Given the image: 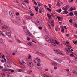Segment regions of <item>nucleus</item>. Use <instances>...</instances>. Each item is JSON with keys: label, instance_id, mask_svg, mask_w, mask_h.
Here are the masks:
<instances>
[{"label": "nucleus", "instance_id": "obj_1", "mask_svg": "<svg viewBox=\"0 0 77 77\" xmlns=\"http://www.w3.org/2000/svg\"><path fill=\"white\" fill-rule=\"evenodd\" d=\"M45 38L46 40L48 42H51V44L53 45H54V46H56V43L54 42L53 38H49L48 35H47L45 36Z\"/></svg>", "mask_w": 77, "mask_h": 77}, {"label": "nucleus", "instance_id": "obj_2", "mask_svg": "<svg viewBox=\"0 0 77 77\" xmlns=\"http://www.w3.org/2000/svg\"><path fill=\"white\" fill-rule=\"evenodd\" d=\"M54 51L57 53L59 54H61V55H64V54L62 53L60 51V50H54Z\"/></svg>", "mask_w": 77, "mask_h": 77}, {"label": "nucleus", "instance_id": "obj_3", "mask_svg": "<svg viewBox=\"0 0 77 77\" xmlns=\"http://www.w3.org/2000/svg\"><path fill=\"white\" fill-rule=\"evenodd\" d=\"M9 14L10 15L11 18H14L15 17V14L13 11H10L9 12Z\"/></svg>", "mask_w": 77, "mask_h": 77}, {"label": "nucleus", "instance_id": "obj_4", "mask_svg": "<svg viewBox=\"0 0 77 77\" xmlns=\"http://www.w3.org/2000/svg\"><path fill=\"white\" fill-rule=\"evenodd\" d=\"M25 33L26 34L28 35V36H32V34L30 33L29 32V31L27 30V31H25Z\"/></svg>", "mask_w": 77, "mask_h": 77}, {"label": "nucleus", "instance_id": "obj_5", "mask_svg": "<svg viewBox=\"0 0 77 77\" xmlns=\"http://www.w3.org/2000/svg\"><path fill=\"white\" fill-rule=\"evenodd\" d=\"M54 59L56 61L58 62V63H61L62 62V60L60 59H58L57 58H54Z\"/></svg>", "mask_w": 77, "mask_h": 77}, {"label": "nucleus", "instance_id": "obj_6", "mask_svg": "<svg viewBox=\"0 0 77 77\" xmlns=\"http://www.w3.org/2000/svg\"><path fill=\"white\" fill-rule=\"evenodd\" d=\"M62 3L60 1H58V2L56 4L57 6H58V7H60V6H61V5H60V3Z\"/></svg>", "mask_w": 77, "mask_h": 77}, {"label": "nucleus", "instance_id": "obj_7", "mask_svg": "<svg viewBox=\"0 0 77 77\" xmlns=\"http://www.w3.org/2000/svg\"><path fill=\"white\" fill-rule=\"evenodd\" d=\"M21 5L22 7H23V8H24V9H26V8L27 7L26 6V5H25V4L24 3L22 2L21 3Z\"/></svg>", "mask_w": 77, "mask_h": 77}, {"label": "nucleus", "instance_id": "obj_8", "mask_svg": "<svg viewBox=\"0 0 77 77\" xmlns=\"http://www.w3.org/2000/svg\"><path fill=\"white\" fill-rule=\"evenodd\" d=\"M51 65H54V66H56L57 65V63L56 62H52L51 63Z\"/></svg>", "mask_w": 77, "mask_h": 77}, {"label": "nucleus", "instance_id": "obj_9", "mask_svg": "<svg viewBox=\"0 0 77 77\" xmlns=\"http://www.w3.org/2000/svg\"><path fill=\"white\" fill-rule=\"evenodd\" d=\"M27 44L29 46H31V47H32V46H33V44H32V43L31 42H28L27 43Z\"/></svg>", "mask_w": 77, "mask_h": 77}, {"label": "nucleus", "instance_id": "obj_10", "mask_svg": "<svg viewBox=\"0 0 77 77\" xmlns=\"http://www.w3.org/2000/svg\"><path fill=\"white\" fill-rule=\"evenodd\" d=\"M64 11H63V14H68V11L66 10H64Z\"/></svg>", "mask_w": 77, "mask_h": 77}, {"label": "nucleus", "instance_id": "obj_11", "mask_svg": "<svg viewBox=\"0 0 77 77\" xmlns=\"http://www.w3.org/2000/svg\"><path fill=\"white\" fill-rule=\"evenodd\" d=\"M23 29L24 30V31L25 33L26 32V31H27V30H29L27 29V27H26V26L24 27H23Z\"/></svg>", "mask_w": 77, "mask_h": 77}, {"label": "nucleus", "instance_id": "obj_12", "mask_svg": "<svg viewBox=\"0 0 77 77\" xmlns=\"http://www.w3.org/2000/svg\"><path fill=\"white\" fill-rule=\"evenodd\" d=\"M20 65H24L26 64V63L24 62V61H22V63L21 62H20Z\"/></svg>", "mask_w": 77, "mask_h": 77}, {"label": "nucleus", "instance_id": "obj_13", "mask_svg": "<svg viewBox=\"0 0 77 77\" xmlns=\"http://www.w3.org/2000/svg\"><path fill=\"white\" fill-rule=\"evenodd\" d=\"M69 8V7L68 6H66L65 7H64L63 8V10H67V9Z\"/></svg>", "mask_w": 77, "mask_h": 77}, {"label": "nucleus", "instance_id": "obj_14", "mask_svg": "<svg viewBox=\"0 0 77 77\" xmlns=\"http://www.w3.org/2000/svg\"><path fill=\"white\" fill-rule=\"evenodd\" d=\"M28 66H30V67H32V66H33V63H29L28 64Z\"/></svg>", "mask_w": 77, "mask_h": 77}, {"label": "nucleus", "instance_id": "obj_15", "mask_svg": "<svg viewBox=\"0 0 77 77\" xmlns=\"http://www.w3.org/2000/svg\"><path fill=\"white\" fill-rule=\"evenodd\" d=\"M6 34L7 36H8L9 37L11 36V32H7L6 33Z\"/></svg>", "mask_w": 77, "mask_h": 77}, {"label": "nucleus", "instance_id": "obj_16", "mask_svg": "<svg viewBox=\"0 0 77 77\" xmlns=\"http://www.w3.org/2000/svg\"><path fill=\"white\" fill-rule=\"evenodd\" d=\"M76 9L75 8L74 9L72 8V7L71 8H70V11H73V10H75Z\"/></svg>", "mask_w": 77, "mask_h": 77}, {"label": "nucleus", "instance_id": "obj_17", "mask_svg": "<svg viewBox=\"0 0 77 77\" xmlns=\"http://www.w3.org/2000/svg\"><path fill=\"white\" fill-rule=\"evenodd\" d=\"M67 48L68 50H69L70 51V49H71V48H72V47H71V46H70L69 45H67Z\"/></svg>", "mask_w": 77, "mask_h": 77}, {"label": "nucleus", "instance_id": "obj_18", "mask_svg": "<svg viewBox=\"0 0 77 77\" xmlns=\"http://www.w3.org/2000/svg\"><path fill=\"white\" fill-rule=\"evenodd\" d=\"M35 8L36 11H37V12H38V11L39 9H38V6H36V7H35Z\"/></svg>", "mask_w": 77, "mask_h": 77}, {"label": "nucleus", "instance_id": "obj_19", "mask_svg": "<svg viewBox=\"0 0 77 77\" xmlns=\"http://www.w3.org/2000/svg\"><path fill=\"white\" fill-rule=\"evenodd\" d=\"M2 71H3V72H6V71H8V69H2Z\"/></svg>", "mask_w": 77, "mask_h": 77}, {"label": "nucleus", "instance_id": "obj_20", "mask_svg": "<svg viewBox=\"0 0 77 77\" xmlns=\"http://www.w3.org/2000/svg\"><path fill=\"white\" fill-rule=\"evenodd\" d=\"M47 15L49 18L50 19L51 18V15H50L49 13L47 14Z\"/></svg>", "mask_w": 77, "mask_h": 77}, {"label": "nucleus", "instance_id": "obj_21", "mask_svg": "<svg viewBox=\"0 0 77 77\" xmlns=\"http://www.w3.org/2000/svg\"><path fill=\"white\" fill-rule=\"evenodd\" d=\"M40 23H41V21L39 20H37L36 21V23L37 24H39Z\"/></svg>", "mask_w": 77, "mask_h": 77}, {"label": "nucleus", "instance_id": "obj_22", "mask_svg": "<svg viewBox=\"0 0 77 77\" xmlns=\"http://www.w3.org/2000/svg\"><path fill=\"white\" fill-rule=\"evenodd\" d=\"M24 71V69H20V72H23Z\"/></svg>", "mask_w": 77, "mask_h": 77}, {"label": "nucleus", "instance_id": "obj_23", "mask_svg": "<svg viewBox=\"0 0 77 77\" xmlns=\"http://www.w3.org/2000/svg\"><path fill=\"white\" fill-rule=\"evenodd\" d=\"M52 16L54 17V18H56V16L55 15H56V14H51Z\"/></svg>", "mask_w": 77, "mask_h": 77}, {"label": "nucleus", "instance_id": "obj_24", "mask_svg": "<svg viewBox=\"0 0 77 77\" xmlns=\"http://www.w3.org/2000/svg\"><path fill=\"white\" fill-rule=\"evenodd\" d=\"M37 3L39 6H42V4H41L39 2H38Z\"/></svg>", "mask_w": 77, "mask_h": 77}, {"label": "nucleus", "instance_id": "obj_25", "mask_svg": "<svg viewBox=\"0 0 77 77\" xmlns=\"http://www.w3.org/2000/svg\"><path fill=\"white\" fill-rule=\"evenodd\" d=\"M31 72H32V70H29L27 72V73L28 74H30V73Z\"/></svg>", "mask_w": 77, "mask_h": 77}, {"label": "nucleus", "instance_id": "obj_26", "mask_svg": "<svg viewBox=\"0 0 77 77\" xmlns=\"http://www.w3.org/2000/svg\"><path fill=\"white\" fill-rule=\"evenodd\" d=\"M2 77H5V74L3 73H2L1 74Z\"/></svg>", "mask_w": 77, "mask_h": 77}, {"label": "nucleus", "instance_id": "obj_27", "mask_svg": "<svg viewBox=\"0 0 77 77\" xmlns=\"http://www.w3.org/2000/svg\"><path fill=\"white\" fill-rule=\"evenodd\" d=\"M60 47H63V45L62 44H60V43H59V44L58 45Z\"/></svg>", "mask_w": 77, "mask_h": 77}, {"label": "nucleus", "instance_id": "obj_28", "mask_svg": "<svg viewBox=\"0 0 77 77\" xmlns=\"http://www.w3.org/2000/svg\"><path fill=\"white\" fill-rule=\"evenodd\" d=\"M62 11V10L61 9H59L58 10H57V12H58V13H60L61 12V11Z\"/></svg>", "mask_w": 77, "mask_h": 77}, {"label": "nucleus", "instance_id": "obj_29", "mask_svg": "<svg viewBox=\"0 0 77 77\" xmlns=\"http://www.w3.org/2000/svg\"><path fill=\"white\" fill-rule=\"evenodd\" d=\"M47 9L48 11H49V12H51V9L50 8H47Z\"/></svg>", "mask_w": 77, "mask_h": 77}, {"label": "nucleus", "instance_id": "obj_30", "mask_svg": "<svg viewBox=\"0 0 77 77\" xmlns=\"http://www.w3.org/2000/svg\"><path fill=\"white\" fill-rule=\"evenodd\" d=\"M6 26L5 25H4L2 26V29H6Z\"/></svg>", "mask_w": 77, "mask_h": 77}, {"label": "nucleus", "instance_id": "obj_31", "mask_svg": "<svg viewBox=\"0 0 77 77\" xmlns=\"http://www.w3.org/2000/svg\"><path fill=\"white\" fill-rule=\"evenodd\" d=\"M43 76L44 77H50V76H48V75L45 74H44Z\"/></svg>", "mask_w": 77, "mask_h": 77}, {"label": "nucleus", "instance_id": "obj_32", "mask_svg": "<svg viewBox=\"0 0 77 77\" xmlns=\"http://www.w3.org/2000/svg\"><path fill=\"white\" fill-rule=\"evenodd\" d=\"M36 54H38V55H40V56L41 54V53H40L39 52H36Z\"/></svg>", "mask_w": 77, "mask_h": 77}, {"label": "nucleus", "instance_id": "obj_33", "mask_svg": "<svg viewBox=\"0 0 77 77\" xmlns=\"http://www.w3.org/2000/svg\"><path fill=\"white\" fill-rule=\"evenodd\" d=\"M65 50L67 52V53H70L69 50H67V48H65Z\"/></svg>", "mask_w": 77, "mask_h": 77}, {"label": "nucleus", "instance_id": "obj_34", "mask_svg": "<svg viewBox=\"0 0 77 77\" xmlns=\"http://www.w3.org/2000/svg\"><path fill=\"white\" fill-rule=\"evenodd\" d=\"M9 71H10L11 72H14V70H12L10 69H9Z\"/></svg>", "mask_w": 77, "mask_h": 77}, {"label": "nucleus", "instance_id": "obj_35", "mask_svg": "<svg viewBox=\"0 0 77 77\" xmlns=\"http://www.w3.org/2000/svg\"><path fill=\"white\" fill-rule=\"evenodd\" d=\"M0 35H2L4 36H5V35H4V34H3V33L1 31H0Z\"/></svg>", "mask_w": 77, "mask_h": 77}, {"label": "nucleus", "instance_id": "obj_36", "mask_svg": "<svg viewBox=\"0 0 77 77\" xmlns=\"http://www.w3.org/2000/svg\"><path fill=\"white\" fill-rule=\"evenodd\" d=\"M24 2L26 3H29V2L28 1L25 0Z\"/></svg>", "mask_w": 77, "mask_h": 77}, {"label": "nucleus", "instance_id": "obj_37", "mask_svg": "<svg viewBox=\"0 0 77 77\" xmlns=\"http://www.w3.org/2000/svg\"><path fill=\"white\" fill-rule=\"evenodd\" d=\"M55 42L56 44H58H58L59 43V42H58V41H57V40H55Z\"/></svg>", "mask_w": 77, "mask_h": 77}, {"label": "nucleus", "instance_id": "obj_38", "mask_svg": "<svg viewBox=\"0 0 77 77\" xmlns=\"http://www.w3.org/2000/svg\"><path fill=\"white\" fill-rule=\"evenodd\" d=\"M61 32H63V33H64V32H65V30H64V29L63 28H62V30H61Z\"/></svg>", "mask_w": 77, "mask_h": 77}, {"label": "nucleus", "instance_id": "obj_39", "mask_svg": "<svg viewBox=\"0 0 77 77\" xmlns=\"http://www.w3.org/2000/svg\"><path fill=\"white\" fill-rule=\"evenodd\" d=\"M73 43L74 44H77V41H74L73 42Z\"/></svg>", "mask_w": 77, "mask_h": 77}, {"label": "nucleus", "instance_id": "obj_40", "mask_svg": "<svg viewBox=\"0 0 77 77\" xmlns=\"http://www.w3.org/2000/svg\"><path fill=\"white\" fill-rule=\"evenodd\" d=\"M17 21H20V17H17Z\"/></svg>", "mask_w": 77, "mask_h": 77}, {"label": "nucleus", "instance_id": "obj_41", "mask_svg": "<svg viewBox=\"0 0 77 77\" xmlns=\"http://www.w3.org/2000/svg\"><path fill=\"white\" fill-rule=\"evenodd\" d=\"M42 67H39L37 68L38 69H42Z\"/></svg>", "mask_w": 77, "mask_h": 77}, {"label": "nucleus", "instance_id": "obj_42", "mask_svg": "<svg viewBox=\"0 0 77 77\" xmlns=\"http://www.w3.org/2000/svg\"><path fill=\"white\" fill-rule=\"evenodd\" d=\"M57 18L58 20H61V18H60V17L59 16H57Z\"/></svg>", "mask_w": 77, "mask_h": 77}, {"label": "nucleus", "instance_id": "obj_43", "mask_svg": "<svg viewBox=\"0 0 77 77\" xmlns=\"http://www.w3.org/2000/svg\"><path fill=\"white\" fill-rule=\"evenodd\" d=\"M48 6L49 7V8H51V9H52V8L51 7V4H48Z\"/></svg>", "mask_w": 77, "mask_h": 77}, {"label": "nucleus", "instance_id": "obj_44", "mask_svg": "<svg viewBox=\"0 0 77 77\" xmlns=\"http://www.w3.org/2000/svg\"><path fill=\"white\" fill-rule=\"evenodd\" d=\"M37 62H38L39 63H41V62L40 59H38V60H37Z\"/></svg>", "mask_w": 77, "mask_h": 77}, {"label": "nucleus", "instance_id": "obj_45", "mask_svg": "<svg viewBox=\"0 0 77 77\" xmlns=\"http://www.w3.org/2000/svg\"><path fill=\"white\" fill-rule=\"evenodd\" d=\"M11 57V56H10V55H9V54H8L7 55V57H6L7 58H8V57Z\"/></svg>", "mask_w": 77, "mask_h": 77}, {"label": "nucleus", "instance_id": "obj_46", "mask_svg": "<svg viewBox=\"0 0 77 77\" xmlns=\"http://www.w3.org/2000/svg\"><path fill=\"white\" fill-rule=\"evenodd\" d=\"M37 66H41V64H40V63H38L37 64Z\"/></svg>", "mask_w": 77, "mask_h": 77}, {"label": "nucleus", "instance_id": "obj_47", "mask_svg": "<svg viewBox=\"0 0 77 77\" xmlns=\"http://www.w3.org/2000/svg\"><path fill=\"white\" fill-rule=\"evenodd\" d=\"M40 8V9L41 10V11H42V12H44V8Z\"/></svg>", "mask_w": 77, "mask_h": 77}, {"label": "nucleus", "instance_id": "obj_48", "mask_svg": "<svg viewBox=\"0 0 77 77\" xmlns=\"http://www.w3.org/2000/svg\"><path fill=\"white\" fill-rule=\"evenodd\" d=\"M40 56H45V54H44L41 53V54H40Z\"/></svg>", "mask_w": 77, "mask_h": 77}, {"label": "nucleus", "instance_id": "obj_49", "mask_svg": "<svg viewBox=\"0 0 77 77\" xmlns=\"http://www.w3.org/2000/svg\"><path fill=\"white\" fill-rule=\"evenodd\" d=\"M73 15V13L72 12L70 13V16H72V15Z\"/></svg>", "mask_w": 77, "mask_h": 77}, {"label": "nucleus", "instance_id": "obj_50", "mask_svg": "<svg viewBox=\"0 0 77 77\" xmlns=\"http://www.w3.org/2000/svg\"><path fill=\"white\" fill-rule=\"evenodd\" d=\"M16 15L17 16H18V15H19V13L17 12L16 13Z\"/></svg>", "mask_w": 77, "mask_h": 77}, {"label": "nucleus", "instance_id": "obj_51", "mask_svg": "<svg viewBox=\"0 0 77 77\" xmlns=\"http://www.w3.org/2000/svg\"><path fill=\"white\" fill-rule=\"evenodd\" d=\"M45 71H48V69L47 68H46L45 69Z\"/></svg>", "mask_w": 77, "mask_h": 77}, {"label": "nucleus", "instance_id": "obj_52", "mask_svg": "<svg viewBox=\"0 0 77 77\" xmlns=\"http://www.w3.org/2000/svg\"><path fill=\"white\" fill-rule=\"evenodd\" d=\"M30 15L31 16H34V15H35V14H33L32 13H31L30 14Z\"/></svg>", "mask_w": 77, "mask_h": 77}, {"label": "nucleus", "instance_id": "obj_53", "mask_svg": "<svg viewBox=\"0 0 77 77\" xmlns=\"http://www.w3.org/2000/svg\"><path fill=\"white\" fill-rule=\"evenodd\" d=\"M34 4L35 5H37V3H36V1H34Z\"/></svg>", "mask_w": 77, "mask_h": 77}, {"label": "nucleus", "instance_id": "obj_54", "mask_svg": "<svg viewBox=\"0 0 77 77\" xmlns=\"http://www.w3.org/2000/svg\"><path fill=\"white\" fill-rule=\"evenodd\" d=\"M74 14L75 15H76V16L77 15V12L75 11Z\"/></svg>", "mask_w": 77, "mask_h": 77}, {"label": "nucleus", "instance_id": "obj_55", "mask_svg": "<svg viewBox=\"0 0 77 77\" xmlns=\"http://www.w3.org/2000/svg\"><path fill=\"white\" fill-rule=\"evenodd\" d=\"M3 42V41L2 39L0 38V43H2Z\"/></svg>", "mask_w": 77, "mask_h": 77}, {"label": "nucleus", "instance_id": "obj_56", "mask_svg": "<svg viewBox=\"0 0 77 77\" xmlns=\"http://www.w3.org/2000/svg\"><path fill=\"white\" fill-rule=\"evenodd\" d=\"M48 27L49 28H50V29H51V27H50V25L48 24Z\"/></svg>", "mask_w": 77, "mask_h": 77}, {"label": "nucleus", "instance_id": "obj_57", "mask_svg": "<svg viewBox=\"0 0 77 77\" xmlns=\"http://www.w3.org/2000/svg\"><path fill=\"white\" fill-rule=\"evenodd\" d=\"M27 40L29 41L30 40V38H29V37H27Z\"/></svg>", "mask_w": 77, "mask_h": 77}, {"label": "nucleus", "instance_id": "obj_58", "mask_svg": "<svg viewBox=\"0 0 77 77\" xmlns=\"http://www.w3.org/2000/svg\"><path fill=\"white\" fill-rule=\"evenodd\" d=\"M69 22L70 23H72V20L70 19L69 21Z\"/></svg>", "mask_w": 77, "mask_h": 77}, {"label": "nucleus", "instance_id": "obj_59", "mask_svg": "<svg viewBox=\"0 0 77 77\" xmlns=\"http://www.w3.org/2000/svg\"><path fill=\"white\" fill-rule=\"evenodd\" d=\"M32 42H34V43H35V44H36V43H37L35 41H34L33 40H32Z\"/></svg>", "mask_w": 77, "mask_h": 77}, {"label": "nucleus", "instance_id": "obj_60", "mask_svg": "<svg viewBox=\"0 0 77 77\" xmlns=\"http://www.w3.org/2000/svg\"><path fill=\"white\" fill-rule=\"evenodd\" d=\"M39 29L40 30H42V28L41 27H39Z\"/></svg>", "mask_w": 77, "mask_h": 77}, {"label": "nucleus", "instance_id": "obj_61", "mask_svg": "<svg viewBox=\"0 0 77 77\" xmlns=\"http://www.w3.org/2000/svg\"><path fill=\"white\" fill-rule=\"evenodd\" d=\"M51 73H53V70H51Z\"/></svg>", "mask_w": 77, "mask_h": 77}, {"label": "nucleus", "instance_id": "obj_62", "mask_svg": "<svg viewBox=\"0 0 77 77\" xmlns=\"http://www.w3.org/2000/svg\"><path fill=\"white\" fill-rule=\"evenodd\" d=\"M2 58H5V56L4 54H2Z\"/></svg>", "mask_w": 77, "mask_h": 77}, {"label": "nucleus", "instance_id": "obj_63", "mask_svg": "<svg viewBox=\"0 0 77 77\" xmlns=\"http://www.w3.org/2000/svg\"><path fill=\"white\" fill-rule=\"evenodd\" d=\"M59 24L60 25L61 24H62V22H59Z\"/></svg>", "mask_w": 77, "mask_h": 77}, {"label": "nucleus", "instance_id": "obj_64", "mask_svg": "<svg viewBox=\"0 0 77 77\" xmlns=\"http://www.w3.org/2000/svg\"><path fill=\"white\" fill-rule=\"evenodd\" d=\"M66 35L67 36H70V35L68 34H66Z\"/></svg>", "mask_w": 77, "mask_h": 77}]
</instances>
